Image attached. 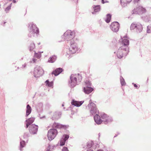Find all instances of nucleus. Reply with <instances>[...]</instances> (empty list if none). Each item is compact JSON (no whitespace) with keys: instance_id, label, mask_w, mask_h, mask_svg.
Segmentation results:
<instances>
[{"instance_id":"obj_1","label":"nucleus","mask_w":151,"mask_h":151,"mask_svg":"<svg viewBox=\"0 0 151 151\" xmlns=\"http://www.w3.org/2000/svg\"><path fill=\"white\" fill-rule=\"evenodd\" d=\"M84 73H81V75L79 73L72 75L70 77L71 86H74L76 84L77 82H80L82 79V77L81 75H83Z\"/></svg>"},{"instance_id":"obj_2","label":"nucleus","mask_w":151,"mask_h":151,"mask_svg":"<svg viewBox=\"0 0 151 151\" xmlns=\"http://www.w3.org/2000/svg\"><path fill=\"white\" fill-rule=\"evenodd\" d=\"M129 52V47H126V48H124L123 47H120L118 49L116 53L117 57L121 59L123 57L127 55Z\"/></svg>"},{"instance_id":"obj_3","label":"nucleus","mask_w":151,"mask_h":151,"mask_svg":"<svg viewBox=\"0 0 151 151\" xmlns=\"http://www.w3.org/2000/svg\"><path fill=\"white\" fill-rule=\"evenodd\" d=\"M75 33L73 32H72L70 30L67 31L64 34V36L65 40L68 41H70L69 43H71L74 42L73 38L74 37Z\"/></svg>"},{"instance_id":"obj_4","label":"nucleus","mask_w":151,"mask_h":151,"mask_svg":"<svg viewBox=\"0 0 151 151\" xmlns=\"http://www.w3.org/2000/svg\"><path fill=\"white\" fill-rule=\"evenodd\" d=\"M87 108L90 109L91 114L93 115L96 114H99V111L97 108L96 106L94 103L91 102L88 105Z\"/></svg>"},{"instance_id":"obj_5","label":"nucleus","mask_w":151,"mask_h":151,"mask_svg":"<svg viewBox=\"0 0 151 151\" xmlns=\"http://www.w3.org/2000/svg\"><path fill=\"white\" fill-rule=\"evenodd\" d=\"M58 134L57 130L54 128L51 129L49 130L47 133V137L49 140H52Z\"/></svg>"},{"instance_id":"obj_6","label":"nucleus","mask_w":151,"mask_h":151,"mask_svg":"<svg viewBox=\"0 0 151 151\" xmlns=\"http://www.w3.org/2000/svg\"><path fill=\"white\" fill-rule=\"evenodd\" d=\"M130 29L131 30L135 29L137 32H140L142 31L143 27L140 23H133L131 25Z\"/></svg>"},{"instance_id":"obj_7","label":"nucleus","mask_w":151,"mask_h":151,"mask_svg":"<svg viewBox=\"0 0 151 151\" xmlns=\"http://www.w3.org/2000/svg\"><path fill=\"white\" fill-rule=\"evenodd\" d=\"M44 71L40 67L35 68L34 70V76L36 77H39L43 73Z\"/></svg>"},{"instance_id":"obj_8","label":"nucleus","mask_w":151,"mask_h":151,"mask_svg":"<svg viewBox=\"0 0 151 151\" xmlns=\"http://www.w3.org/2000/svg\"><path fill=\"white\" fill-rule=\"evenodd\" d=\"M70 46L68 52L69 54H73L75 53L78 50V48L76 44L74 42L70 43Z\"/></svg>"},{"instance_id":"obj_9","label":"nucleus","mask_w":151,"mask_h":151,"mask_svg":"<svg viewBox=\"0 0 151 151\" xmlns=\"http://www.w3.org/2000/svg\"><path fill=\"white\" fill-rule=\"evenodd\" d=\"M146 9L142 6H139L135 8L133 10V14H142L145 12Z\"/></svg>"},{"instance_id":"obj_10","label":"nucleus","mask_w":151,"mask_h":151,"mask_svg":"<svg viewBox=\"0 0 151 151\" xmlns=\"http://www.w3.org/2000/svg\"><path fill=\"white\" fill-rule=\"evenodd\" d=\"M119 25L118 22H112L111 25V30L114 32H117L119 29Z\"/></svg>"},{"instance_id":"obj_11","label":"nucleus","mask_w":151,"mask_h":151,"mask_svg":"<svg viewBox=\"0 0 151 151\" xmlns=\"http://www.w3.org/2000/svg\"><path fill=\"white\" fill-rule=\"evenodd\" d=\"M31 32L32 33L38 34L39 33L38 29L36 27L35 25L33 23H30L29 26Z\"/></svg>"},{"instance_id":"obj_12","label":"nucleus","mask_w":151,"mask_h":151,"mask_svg":"<svg viewBox=\"0 0 151 151\" xmlns=\"http://www.w3.org/2000/svg\"><path fill=\"white\" fill-rule=\"evenodd\" d=\"M38 129V126L37 125L32 124L29 128L30 132L32 134H36L37 132Z\"/></svg>"},{"instance_id":"obj_13","label":"nucleus","mask_w":151,"mask_h":151,"mask_svg":"<svg viewBox=\"0 0 151 151\" xmlns=\"http://www.w3.org/2000/svg\"><path fill=\"white\" fill-rule=\"evenodd\" d=\"M120 42L122 45L121 47L124 48H126V47H129L128 46L129 45V40L126 39H122L120 40Z\"/></svg>"},{"instance_id":"obj_14","label":"nucleus","mask_w":151,"mask_h":151,"mask_svg":"<svg viewBox=\"0 0 151 151\" xmlns=\"http://www.w3.org/2000/svg\"><path fill=\"white\" fill-rule=\"evenodd\" d=\"M94 119L95 122L98 124H101L103 121L101 117L98 114H96L94 116Z\"/></svg>"},{"instance_id":"obj_15","label":"nucleus","mask_w":151,"mask_h":151,"mask_svg":"<svg viewBox=\"0 0 151 151\" xmlns=\"http://www.w3.org/2000/svg\"><path fill=\"white\" fill-rule=\"evenodd\" d=\"M83 91L86 94H89L93 90V89L90 87H84Z\"/></svg>"},{"instance_id":"obj_16","label":"nucleus","mask_w":151,"mask_h":151,"mask_svg":"<svg viewBox=\"0 0 151 151\" xmlns=\"http://www.w3.org/2000/svg\"><path fill=\"white\" fill-rule=\"evenodd\" d=\"M63 71V70L62 68H58L53 71L52 74H54L55 76H56L60 73Z\"/></svg>"},{"instance_id":"obj_17","label":"nucleus","mask_w":151,"mask_h":151,"mask_svg":"<svg viewBox=\"0 0 151 151\" xmlns=\"http://www.w3.org/2000/svg\"><path fill=\"white\" fill-rule=\"evenodd\" d=\"M34 120L35 119L34 118H30L26 120V122H27L26 127L27 128L34 122Z\"/></svg>"},{"instance_id":"obj_18","label":"nucleus","mask_w":151,"mask_h":151,"mask_svg":"<svg viewBox=\"0 0 151 151\" xmlns=\"http://www.w3.org/2000/svg\"><path fill=\"white\" fill-rule=\"evenodd\" d=\"M101 117L103 121L107 122L109 121V118L107 114H103L101 115Z\"/></svg>"},{"instance_id":"obj_19","label":"nucleus","mask_w":151,"mask_h":151,"mask_svg":"<svg viewBox=\"0 0 151 151\" xmlns=\"http://www.w3.org/2000/svg\"><path fill=\"white\" fill-rule=\"evenodd\" d=\"M83 103V102H82V101L79 102L77 101H75L74 100H73L71 102V104L72 105L78 107L81 106Z\"/></svg>"},{"instance_id":"obj_20","label":"nucleus","mask_w":151,"mask_h":151,"mask_svg":"<svg viewBox=\"0 0 151 151\" xmlns=\"http://www.w3.org/2000/svg\"><path fill=\"white\" fill-rule=\"evenodd\" d=\"M62 127V125L55 122L52 125V127L53 128H60Z\"/></svg>"},{"instance_id":"obj_21","label":"nucleus","mask_w":151,"mask_h":151,"mask_svg":"<svg viewBox=\"0 0 151 151\" xmlns=\"http://www.w3.org/2000/svg\"><path fill=\"white\" fill-rule=\"evenodd\" d=\"M31 108L29 105H27V106L26 115L27 116L29 115L31 112Z\"/></svg>"},{"instance_id":"obj_22","label":"nucleus","mask_w":151,"mask_h":151,"mask_svg":"<svg viewBox=\"0 0 151 151\" xmlns=\"http://www.w3.org/2000/svg\"><path fill=\"white\" fill-rule=\"evenodd\" d=\"M57 57L55 55L52 56L50 57L48 60V62L52 63L54 62L56 59Z\"/></svg>"},{"instance_id":"obj_23","label":"nucleus","mask_w":151,"mask_h":151,"mask_svg":"<svg viewBox=\"0 0 151 151\" xmlns=\"http://www.w3.org/2000/svg\"><path fill=\"white\" fill-rule=\"evenodd\" d=\"M95 12H97L100 10V7L99 5L94 6L93 7Z\"/></svg>"},{"instance_id":"obj_24","label":"nucleus","mask_w":151,"mask_h":151,"mask_svg":"<svg viewBox=\"0 0 151 151\" xmlns=\"http://www.w3.org/2000/svg\"><path fill=\"white\" fill-rule=\"evenodd\" d=\"M111 18V15L110 14H108L106 15V17L105 21L107 23H109L110 22Z\"/></svg>"},{"instance_id":"obj_25","label":"nucleus","mask_w":151,"mask_h":151,"mask_svg":"<svg viewBox=\"0 0 151 151\" xmlns=\"http://www.w3.org/2000/svg\"><path fill=\"white\" fill-rule=\"evenodd\" d=\"M35 46L34 43L33 42L31 43L29 47V50L30 51L32 50L33 49H35Z\"/></svg>"},{"instance_id":"obj_26","label":"nucleus","mask_w":151,"mask_h":151,"mask_svg":"<svg viewBox=\"0 0 151 151\" xmlns=\"http://www.w3.org/2000/svg\"><path fill=\"white\" fill-rule=\"evenodd\" d=\"M20 150H22V148L24 147L25 145V142L24 141H22L20 142Z\"/></svg>"},{"instance_id":"obj_27","label":"nucleus","mask_w":151,"mask_h":151,"mask_svg":"<svg viewBox=\"0 0 151 151\" xmlns=\"http://www.w3.org/2000/svg\"><path fill=\"white\" fill-rule=\"evenodd\" d=\"M91 82L89 81H86L84 84V87L88 86L90 87L91 86Z\"/></svg>"},{"instance_id":"obj_28","label":"nucleus","mask_w":151,"mask_h":151,"mask_svg":"<svg viewBox=\"0 0 151 151\" xmlns=\"http://www.w3.org/2000/svg\"><path fill=\"white\" fill-rule=\"evenodd\" d=\"M45 83L49 87H53V83L52 81L50 82L49 81L47 80L46 81Z\"/></svg>"},{"instance_id":"obj_29","label":"nucleus","mask_w":151,"mask_h":151,"mask_svg":"<svg viewBox=\"0 0 151 151\" xmlns=\"http://www.w3.org/2000/svg\"><path fill=\"white\" fill-rule=\"evenodd\" d=\"M41 52H38V53H35L34 55V57L40 58L41 57Z\"/></svg>"},{"instance_id":"obj_30","label":"nucleus","mask_w":151,"mask_h":151,"mask_svg":"<svg viewBox=\"0 0 151 151\" xmlns=\"http://www.w3.org/2000/svg\"><path fill=\"white\" fill-rule=\"evenodd\" d=\"M12 4V3H11L7 7H6L5 9V11L6 13L8 12L11 9V7Z\"/></svg>"},{"instance_id":"obj_31","label":"nucleus","mask_w":151,"mask_h":151,"mask_svg":"<svg viewBox=\"0 0 151 151\" xmlns=\"http://www.w3.org/2000/svg\"><path fill=\"white\" fill-rule=\"evenodd\" d=\"M60 117V115L58 113L55 112L54 113L53 116V118H58Z\"/></svg>"},{"instance_id":"obj_32","label":"nucleus","mask_w":151,"mask_h":151,"mask_svg":"<svg viewBox=\"0 0 151 151\" xmlns=\"http://www.w3.org/2000/svg\"><path fill=\"white\" fill-rule=\"evenodd\" d=\"M132 0H121V3L127 4L129 3L132 1Z\"/></svg>"},{"instance_id":"obj_33","label":"nucleus","mask_w":151,"mask_h":151,"mask_svg":"<svg viewBox=\"0 0 151 151\" xmlns=\"http://www.w3.org/2000/svg\"><path fill=\"white\" fill-rule=\"evenodd\" d=\"M66 141L64 140V139H62L60 141V145L61 146H62L64 145Z\"/></svg>"},{"instance_id":"obj_34","label":"nucleus","mask_w":151,"mask_h":151,"mask_svg":"<svg viewBox=\"0 0 151 151\" xmlns=\"http://www.w3.org/2000/svg\"><path fill=\"white\" fill-rule=\"evenodd\" d=\"M151 25L148 26L147 27V31L148 33H150L151 32Z\"/></svg>"},{"instance_id":"obj_35","label":"nucleus","mask_w":151,"mask_h":151,"mask_svg":"<svg viewBox=\"0 0 151 151\" xmlns=\"http://www.w3.org/2000/svg\"><path fill=\"white\" fill-rule=\"evenodd\" d=\"M122 86L125 85V83L124 80L123 78H122L120 80Z\"/></svg>"},{"instance_id":"obj_36","label":"nucleus","mask_w":151,"mask_h":151,"mask_svg":"<svg viewBox=\"0 0 151 151\" xmlns=\"http://www.w3.org/2000/svg\"><path fill=\"white\" fill-rule=\"evenodd\" d=\"M63 137H64V139H63L65 140V141H66L67 140L69 137V135L67 134L64 135H63Z\"/></svg>"},{"instance_id":"obj_37","label":"nucleus","mask_w":151,"mask_h":151,"mask_svg":"<svg viewBox=\"0 0 151 151\" xmlns=\"http://www.w3.org/2000/svg\"><path fill=\"white\" fill-rule=\"evenodd\" d=\"M62 151H69V150L67 147H64L62 149Z\"/></svg>"},{"instance_id":"obj_38","label":"nucleus","mask_w":151,"mask_h":151,"mask_svg":"<svg viewBox=\"0 0 151 151\" xmlns=\"http://www.w3.org/2000/svg\"><path fill=\"white\" fill-rule=\"evenodd\" d=\"M37 62V60L35 58H33L32 60L31 61L32 63H36Z\"/></svg>"},{"instance_id":"obj_39","label":"nucleus","mask_w":151,"mask_h":151,"mask_svg":"<svg viewBox=\"0 0 151 151\" xmlns=\"http://www.w3.org/2000/svg\"><path fill=\"white\" fill-rule=\"evenodd\" d=\"M134 86L136 88H139V85H137L136 84H134Z\"/></svg>"},{"instance_id":"obj_40","label":"nucleus","mask_w":151,"mask_h":151,"mask_svg":"<svg viewBox=\"0 0 151 151\" xmlns=\"http://www.w3.org/2000/svg\"><path fill=\"white\" fill-rule=\"evenodd\" d=\"M108 2V1H104V0H102V3L103 4H104L105 3Z\"/></svg>"},{"instance_id":"obj_41","label":"nucleus","mask_w":151,"mask_h":151,"mask_svg":"<svg viewBox=\"0 0 151 151\" xmlns=\"http://www.w3.org/2000/svg\"><path fill=\"white\" fill-rule=\"evenodd\" d=\"M18 0H13V2L14 3H16V2H17Z\"/></svg>"},{"instance_id":"obj_42","label":"nucleus","mask_w":151,"mask_h":151,"mask_svg":"<svg viewBox=\"0 0 151 151\" xmlns=\"http://www.w3.org/2000/svg\"><path fill=\"white\" fill-rule=\"evenodd\" d=\"M50 147H48L47 148V150H46V151H50Z\"/></svg>"},{"instance_id":"obj_43","label":"nucleus","mask_w":151,"mask_h":151,"mask_svg":"<svg viewBox=\"0 0 151 151\" xmlns=\"http://www.w3.org/2000/svg\"><path fill=\"white\" fill-rule=\"evenodd\" d=\"M97 151H103L101 150H98Z\"/></svg>"},{"instance_id":"obj_44","label":"nucleus","mask_w":151,"mask_h":151,"mask_svg":"<svg viewBox=\"0 0 151 151\" xmlns=\"http://www.w3.org/2000/svg\"><path fill=\"white\" fill-rule=\"evenodd\" d=\"M136 1H138L139 0H135Z\"/></svg>"},{"instance_id":"obj_45","label":"nucleus","mask_w":151,"mask_h":151,"mask_svg":"<svg viewBox=\"0 0 151 151\" xmlns=\"http://www.w3.org/2000/svg\"><path fill=\"white\" fill-rule=\"evenodd\" d=\"M26 65L25 64L24 65V67H25L26 66Z\"/></svg>"},{"instance_id":"obj_46","label":"nucleus","mask_w":151,"mask_h":151,"mask_svg":"<svg viewBox=\"0 0 151 151\" xmlns=\"http://www.w3.org/2000/svg\"><path fill=\"white\" fill-rule=\"evenodd\" d=\"M47 128H48V129H49L50 128V127H47Z\"/></svg>"},{"instance_id":"obj_47","label":"nucleus","mask_w":151,"mask_h":151,"mask_svg":"<svg viewBox=\"0 0 151 151\" xmlns=\"http://www.w3.org/2000/svg\"><path fill=\"white\" fill-rule=\"evenodd\" d=\"M7 1H11L12 0H7Z\"/></svg>"}]
</instances>
